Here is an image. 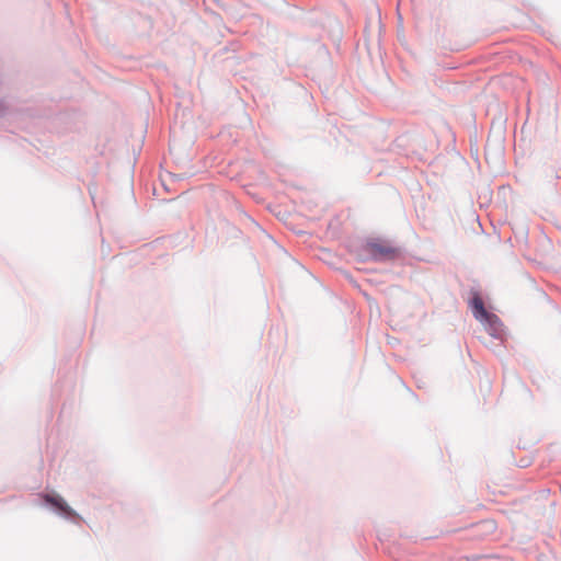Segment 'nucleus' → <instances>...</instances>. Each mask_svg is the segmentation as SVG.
I'll return each mask as SVG.
<instances>
[{
	"label": "nucleus",
	"mask_w": 561,
	"mask_h": 561,
	"mask_svg": "<svg viewBox=\"0 0 561 561\" xmlns=\"http://www.w3.org/2000/svg\"><path fill=\"white\" fill-rule=\"evenodd\" d=\"M471 307L473 317L483 325L489 327L491 334L495 335L501 327L499 317L484 308L483 300L479 295L473 296Z\"/></svg>",
	"instance_id": "obj_1"
},
{
	"label": "nucleus",
	"mask_w": 561,
	"mask_h": 561,
	"mask_svg": "<svg viewBox=\"0 0 561 561\" xmlns=\"http://www.w3.org/2000/svg\"><path fill=\"white\" fill-rule=\"evenodd\" d=\"M365 250L374 260H391L399 253L397 248L383 240L369 241Z\"/></svg>",
	"instance_id": "obj_2"
},
{
	"label": "nucleus",
	"mask_w": 561,
	"mask_h": 561,
	"mask_svg": "<svg viewBox=\"0 0 561 561\" xmlns=\"http://www.w3.org/2000/svg\"><path fill=\"white\" fill-rule=\"evenodd\" d=\"M44 500L47 503L55 506L60 512H62L64 514L69 515V516L73 515V512L70 508V506L60 496L53 495V494H46V495H44Z\"/></svg>",
	"instance_id": "obj_3"
}]
</instances>
